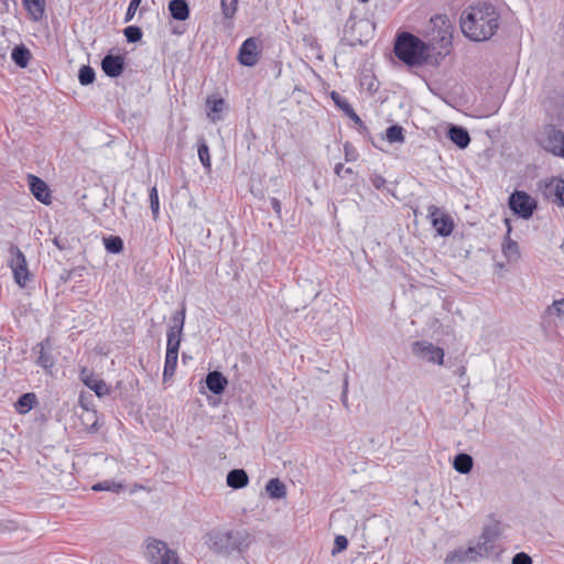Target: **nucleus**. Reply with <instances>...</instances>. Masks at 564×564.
<instances>
[{
    "label": "nucleus",
    "mask_w": 564,
    "mask_h": 564,
    "mask_svg": "<svg viewBox=\"0 0 564 564\" xmlns=\"http://www.w3.org/2000/svg\"><path fill=\"white\" fill-rule=\"evenodd\" d=\"M173 33L174 34H182L183 32L182 31H177V30H173Z\"/></svg>",
    "instance_id": "nucleus-62"
},
{
    "label": "nucleus",
    "mask_w": 564,
    "mask_h": 564,
    "mask_svg": "<svg viewBox=\"0 0 564 564\" xmlns=\"http://www.w3.org/2000/svg\"><path fill=\"white\" fill-rule=\"evenodd\" d=\"M468 549H473L476 554L475 555V562H477L481 557H487L488 553L486 552V547H482L481 542L478 541L476 545L468 546Z\"/></svg>",
    "instance_id": "nucleus-49"
},
{
    "label": "nucleus",
    "mask_w": 564,
    "mask_h": 564,
    "mask_svg": "<svg viewBox=\"0 0 564 564\" xmlns=\"http://www.w3.org/2000/svg\"><path fill=\"white\" fill-rule=\"evenodd\" d=\"M348 546V539L345 535H336L334 541V547L332 550V554L336 555L345 551Z\"/></svg>",
    "instance_id": "nucleus-43"
},
{
    "label": "nucleus",
    "mask_w": 564,
    "mask_h": 564,
    "mask_svg": "<svg viewBox=\"0 0 564 564\" xmlns=\"http://www.w3.org/2000/svg\"><path fill=\"white\" fill-rule=\"evenodd\" d=\"M250 535L245 531L212 530L206 534L205 543L217 554L228 555L235 551L241 553L250 545Z\"/></svg>",
    "instance_id": "nucleus-3"
},
{
    "label": "nucleus",
    "mask_w": 564,
    "mask_h": 564,
    "mask_svg": "<svg viewBox=\"0 0 564 564\" xmlns=\"http://www.w3.org/2000/svg\"><path fill=\"white\" fill-rule=\"evenodd\" d=\"M427 217L438 236L448 237L452 235L454 230V220L448 214L442 212L435 205H430L427 207Z\"/></svg>",
    "instance_id": "nucleus-10"
},
{
    "label": "nucleus",
    "mask_w": 564,
    "mask_h": 564,
    "mask_svg": "<svg viewBox=\"0 0 564 564\" xmlns=\"http://www.w3.org/2000/svg\"><path fill=\"white\" fill-rule=\"evenodd\" d=\"M564 194V180L553 178L545 184L543 195L546 199L557 203L561 196Z\"/></svg>",
    "instance_id": "nucleus-18"
},
{
    "label": "nucleus",
    "mask_w": 564,
    "mask_h": 564,
    "mask_svg": "<svg viewBox=\"0 0 564 564\" xmlns=\"http://www.w3.org/2000/svg\"><path fill=\"white\" fill-rule=\"evenodd\" d=\"M141 1L142 0H130V3L124 15V23H128L133 19L138 8L141 4Z\"/></svg>",
    "instance_id": "nucleus-45"
},
{
    "label": "nucleus",
    "mask_w": 564,
    "mask_h": 564,
    "mask_svg": "<svg viewBox=\"0 0 564 564\" xmlns=\"http://www.w3.org/2000/svg\"><path fill=\"white\" fill-rule=\"evenodd\" d=\"M102 242L108 253L119 254L124 249L123 240L120 236L110 235L104 237Z\"/></svg>",
    "instance_id": "nucleus-29"
},
{
    "label": "nucleus",
    "mask_w": 564,
    "mask_h": 564,
    "mask_svg": "<svg viewBox=\"0 0 564 564\" xmlns=\"http://www.w3.org/2000/svg\"><path fill=\"white\" fill-rule=\"evenodd\" d=\"M10 260L8 265L11 268L15 283L20 288H25L31 280L32 275L28 268V262L24 253L17 245L9 247Z\"/></svg>",
    "instance_id": "nucleus-6"
},
{
    "label": "nucleus",
    "mask_w": 564,
    "mask_h": 564,
    "mask_svg": "<svg viewBox=\"0 0 564 564\" xmlns=\"http://www.w3.org/2000/svg\"><path fill=\"white\" fill-rule=\"evenodd\" d=\"M352 21H354V18H352V17L348 18L346 25L348 26V25H349V23H350V22H352Z\"/></svg>",
    "instance_id": "nucleus-61"
},
{
    "label": "nucleus",
    "mask_w": 564,
    "mask_h": 564,
    "mask_svg": "<svg viewBox=\"0 0 564 564\" xmlns=\"http://www.w3.org/2000/svg\"><path fill=\"white\" fill-rule=\"evenodd\" d=\"M556 204L561 207H564V194H563V196H561V198L558 199V202Z\"/></svg>",
    "instance_id": "nucleus-59"
},
{
    "label": "nucleus",
    "mask_w": 564,
    "mask_h": 564,
    "mask_svg": "<svg viewBox=\"0 0 564 564\" xmlns=\"http://www.w3.org/2000/svg\"><path fill=\"white\" fill-rule=\"evenodd\" d=\"M149 198H150V208L152 212V216L154 219H156L159 217V213H160V200H159L158 189L155 186H153L150 189Z\"/></svg>",
    "instance_id": "nucleus-40"
},
{
    "label": "nucleus",
    "mask_w": 564,
    "mask_h": 564,
    "mask_svg": "<svg viewBox=\"0 0 564 564\" xmlns=\"http://www.w3.org/2000/svg\"><path fill=\"white\" fill-rule=\"evenodd\" d=\"M28 181L32 195L42 204L50 205L52 203V195L48 185L33 174L28 175Z\"/></svg>",
    "instance_id": "nucleus-14"
},
{
    "label": "nucleus",
    "mask_w": 564,
    "mask_h": 564,
    "mask_svg": "<svg viewBox=\"0 0 564 564\" xmlns=\"http://www.w3.org/2000/svg\"><path fill=\"white\" fill-rule=\"evenodd\" d=\"M84 405H87L89 408V405H88V403H87L85 398H84Z\"/></svg>",
    "instance_id": "nucleus-64"
},
{
    "label": "nucleus",
    "mask_w": 564,
    "mask_h": 564,
    "mask_svg": "<svg viewBox=\"0 0 564 564\" xmlns=\"http://www.w3.org/2000/svg\"><path fill=\"white\" fill-rule=\"evenodd\" d=\"M249 484V477L245 469H232L227 474V486L232 489L245 488Z\"/></svg>",
    "instance_id": "nucleus-22"
},
{
    "label": "nucleus",
    "mask_w": 564,
    "mask_h": 564,
    "mask_svg": "<svg viewBox=\"0 0 564 564\" xmlns=\"http://www.w3.org/2000/svg\"><path fill=\"white\" fill-rule=\"evenodd\" d=\"M123 34L128 43H137L141 41L143 32L138 25H129L123 30Z\"/></svg>",
    "instance_id": "nucleus-38"
},
{
    "label": "nucleus",
    "mask_w": 564,
    "mask_h": 564,
    "mask_svg": "<svg viewBox=\"0 0 564 564\" xmlns=\"http://www.w3.org/2000/svg\"><path fill=\"white\" fill-rule=\"evenodd\" d=\"M105 192V197H104V203H102V206L104 207H110L112 205H115V196L113 195H110L108 193V188L107 187H104L102 189Z\"/></svg>",
    "instance_id": "nucleus-54"
},
{
    "label": "nucleus",
    "mask_w": 564,
    "mask_h": 564,
    "mask_svg": "<svg viewBox=\"0 0 564 564\" xmlns=\"http://www.w3.org/2000/svg\"><path fill=\"white\" fill-rule=\"evenodd\" d=\"M386 139L390 143H402L404 142V129L400 124H392L386 130Z\"/></svg>",
    "instance_id": "nucleus-33"
},
{
    "label": "nucleus",
    "mask_w": 564,
    "mask_h": 564,
    "mask_svg": "<svg viewBox=\"0 0 564 564\" xmlns=\"http://www.w3.org/2000/svg\"><path fill=\"white\" fill-rule=\"evenodd\" d=\"M85 271L86 268L84 265H78L69 270H64L59 275V281L63 283H67L73 278L82 279L84 276Z\"/></svg>",
    "instance_id": "nucleus-37"
},
{
    "label": "nucleus",
    "mask_w": 564,
    "mask_h": 564,
    "mask_svg": "<svg viewBox=\"0 0 564 564\" xmlns=\"http://www.w3.org/2000/svg\"><path fill=\"white\" fill-rule=\"evenodd\" d=\"M45 344H50V339L46 338L44 341L42 343H39L34 348L33 350L35 352H39V356H37V359H36V364L44 368V369H50L54 366V357L52 356L51 352L48 351H45L44 349V345Z\"/></svg>",
    "instance_id": "nucleus-24"
},
{
    "label": "nucleus",
    "mask_w": 564,
    "mask_h": 564,
    "mask_svg": "<svg viewBox=\"0 0 564 564\" xmlns=\"http://www.w3.org/2000/svg\"><path fill=\"white\" fill-rule=\"evenodd\" d=\"M262 53V41L259 37L250 36L246 39L237 55V61L246 67H253L258 64Z\"/></svg>",
    "instance_id": "nucleus-8"
},
{
    "label": "nucleus",
    "mask_w": 564,
    "mask_h": 564,
    "mask_svg": "<svg viewBox=\"0 0 564 564\" xmlns=\"http://www.w3.org/2000/svg\"><path fill=\"white\" fill-rule=\"evenodd\" d=\"M453 467L457 473L467 475L473 470L474 459L467 453H459L454 457Z\"/></svg>",
    "instance_id": "nucleus-25"
},
{
    "label": "nucleus",
    "mask_w": 564,
    "mask_h": 564,
    "mask_svg": "<svg viewBox=\"0 0 564 564\" xmlns=\"http://www.w3.org/2000/svg\"><path fill=\"white\" fill-rule=\"evenodd\" d=\"M265 490L271 499H283L286 496V487L279 478H271Z\"/></svg>",
    "instance_id": "nucleus-26"
},
{
    "label": "nucleus",
    "mask_w": 564,
    "mask_h": 564,
    "mask_svg": "<svg viewBox=\"0 0 564 564\" xmlns=\"http://www.w3.org/2000/svg\"><path fill=\"white\" fill-rule=\"evenodd\" d=\"M351 121L357 126L358 132L367 140H371V133L365 122L359 116H356Z\"/></svg>",
    "instance_id": "nucleus-44"
},
{
    "label": "nucleus",
    "mask_w": 564,
    "mask_h": 564,
    "mask_svg": "<svg viewBox=\"0 0 564 564\" xmlns=\"http://www.w3.org/2000/svg\"><path fill=\"white\" fill-rule=\"evenodd\" d=\"M101 69L106 76L118 78L126 69V57L121 54H112L110 51L101 59Z\"/></svg>",
    "instance_id": "nucleus-12"
},
{
    "label": "nucleus",
    "mask_w": 564,
    "mask_h": 564,
    "mask_svg": "<svg viewBox=\"0 0 564 564\" xmlns=\"http://www.w3.org/2000/svg\"><path fill=\"white\" fill-rule=\"evenodd\" d=\"M177 354H171L165 352V361H164V369H163V381L166 382L169 379H171L176 370L177 366Z\"/></svg>",
    "instance_id": "nucleus-30"
},
{
    "label": "nucleus",
    "mask_w": 564,
    "mask_h": 564,
    "mask_svg": "<svg viewBox=\"0 0 564 564\" xmlns=\"http://www.w3.org/2000/svg\"><path fill=\"white\" fill-rule=\"evenodd\" d=\"M334 172L338 177L344 178L345 175L352 174V169L345 167L343 163H337L334 167Z\"/></svg>",
    "instance_id": "nucleus-51"
},
{
    "label": "nucleus",
    "mask_w": 564,
    "mask_h": 564,
    "mask_svg": "<svg viewBox=\"0 0 564 564\" xmlns=\"http://www.w3.org/2000/svg\"><path fill=\"white\" fill-rule=\"evenodd\" d=\"M96 73L89 65H83L78 70V80L80 85L87 86L95 82Z\"/></svg>",
    "instance_id": "nucleus-34"
},
{
    "label": "nucleus",
    "mask_w": 564,
    "mask_h": 564,
    "mask_svg": "<svg viewBox=\"0 0 564 564\" xmlns=\"http://www.w3.org/2000/svg\"><path fill=\"white\" fill-rule=\"evenodd\" d=\"M545 314H554L564 318V299L554 300L553 303L546 307Z\"/></svg>",
    "instance_id": "nucleus-41"
},
{
    "label": "nucleus",
    "mask_w": 564,
    "mask_h": 564,
    "mask_svg": "<svg viewBox=\"0 0 564 564\" xmlns=\"http://www.w3.org/2000/svg\"><path fill=\"white\" fill-rule=\"evenodd\" d=\"M207 389L216 394H223L228 386V379L218 370L209 371L205 377Z\"/></svg>",
    "instance_id": "nucleus-16"
},
{
    "label": "nucleus",
    "mask_w": 564,
    "mask_h": 564,
    "mask_svg": "<svg viewBox=\"0 0 564 564\" xmlns=\"http://www.w3.org/2000/svg\"><path fill=\"white\" fill-rule=\"evenodd\" d=\"M79 377L84 384L93 390L98 398L110 394L111 389L106 381L94 376V373L89 372L87 368H83L80 370Z\"/></svg>",
    "instance_id": "nucleus-13"
},
{
    "label": "nucleus",
    "mask_w": 564,
    "mask_h": 564,
    "mask_svg": "<svg viewBox=\"0 0 564 564\" xmlns=\"http://www.w3.org/2000/svg\"><path fill=\"white\" fill-rule=\"evenodd\" d=\"M505 224H506V227H507L506 236L511 237L510 236L511 231H512L511 220L509 218H505Z\"/></svg>",
    "instance_id": "nucleus-57"
},
{
    "label": "nucleus",
    "mask_w": 564,
    "mask_h": 564,
    "mask_svg": "<svg viewBox=\"0 0 564 564\" xmlns=\"http://www.w3.org/2000/svg\"><path fill=\"white\" fill-rule=\"evenodd\" d=\"M343 112L350 119L352 120L357 115V112L354 110L352 106L351 105H348V108H345L343 110Z\"/></svg>",
    "instance_id": "nucleus-56"
},
{
    "label": "nucleus",
    "mask_w": 564,
    "mask_h": 564,
    "mask_svg": "<svg viewBox=\"0 0 564 564\" xmlns=\"http://www.w3.org/2000/svg\"><path fill=\"white\" fill-rule=\"evenodd\" d=\"M501 535L500 524L499 522H495L491 524H486L482 528V532L480 534V540H486L488 542L497 543Z\"/></svg>",
    "instance_id": "nucleus-31"
},
{
    "label": "nucleus",
    "mask_w": 564,
    "mask_h": 564,
    "mask_svg": "<svg viewBox=\"0 0 564 564\" xmlns=\"http://www.w3.org/2000/svg\"><path fill=\"white\" fill-rule=\"evenodd\" d=\"M270 203H271V206L274 210V213L276 214L278 218H281V214H282V205H281V202L275 198V197H272L270 199Z\"/></svg>",
    "instance_id": "nucleus-53"
},
{
    "label": "nucleus",
    "mask_w": 564,
    "mask_h": 564,
    "mask_svg": "<svg viewBox=\"0 0 564 564\" xmlns=\"http://www.w3.org/2000/svg\"><path fill=\"white\" fill-rule=\"evenodd\" d=\"M511 564H532V558L524 552H519L512 557Z\"/></svg>",
    "instance_id": "nucleus-47"
},
{
    "label": "nucleus",
    "mask_w": 564,
    "mask_h": 564,
    "mask_svg": "<svg viewBox=\"0 0 564 564\" xmlns=\"http://www.w3.org/2000/svg\"><path fill=\"white\" fill-rule=\"evenodd\" d=\"M221 13L226 20H232L238 10V0H220Z\"/></svg>",
    "instance_id": "nucleus-35"
},
{
    "label": "nucleus",
    "mask_w": 564,
    "mask_h": 564,
    "mask_svg": "<svg viewBox=\"0 0 564 564\" xmlns=\"http://www.w3.org/2000/svg\"><path fill=\"white\" fill-rule=\"evenodd\" d=\"M91 489L94 491H112L119 492L123 489V486L120 482H116L115 480H104L95 484Z\"/></svg>",
    "instance_id": "nucleus-36"
},
{
    "label": "nucleus",
    "mask_w": 564,
    "mask_h": 564,
    "mask_svg": "<svg viewBox=\"0 0 564 564\" xmlns=\"http://www.w3.org/2000/svg\"><path fill=\"white\" fill-rule=\"evenodd\" d=\"M79 404L83 409V412L79 414V420L84 425L85 431L89 434L98 432L100 425L97 411L94 409H89L87 405H84L83 394H80L79 397Z\"/></svg>",
    "instance_id": "nucleus-15"
},
{
    "label": "nucleus",
    "mask_w": 564,
    "mask_h": 564,
    "mask_svg": "<svg viewBox=\"0 0 564 564\" xmlns=\"http://www.w3.org/2000/svg\"><path fill=\"white\" fill-rule=\"evenodd\" d=\"M197 152L202 165L209 170L212 166L209 147L203 137L198 139Z\"/></svg>",
    "instance_id": "nucleus-32"
},
{
    "label": "nucleus",
    "mask_w": 564,
    "mask_h": 564,
    "mask_svg": "<svg viewBox=\"0 0 564 564\" xmlns=\"http://www.w3.org/2000/svg\"><path fill=\"white\" fill-rule=\"evenodd\" d=\"M473 554H476V552L473 549H458L455 550L454 552L448 553L445 561L447 563H452L454 561H457L459 563L475 562V555Z\"/></svg>",
    "instance_id": "nucleus-27"
},
{
    "label": "nucleus",
    "mask_w": 564,
    "mask_h": 564,
    "mask_svg": "<svg viewBox=\"0 0 564 564\" xmlns=\"http://www.w3.org/2000/svg\"><path fill=\"white\" fill-rule=\"evenodd\" d=\"M18 529L14 520H0V532H11Z\"/></svg>",
    "instance_id": "nucleus-48"
},
{
    "label": "nucleus",
    "mask_w": 564,
    "mask_h": 564,
    "mask_svg": "<svg viewBox=\"0 0 564 564\" xmlns=\"http://www.w3.org/2000/svg\"><path fill=\"white\" fill-rule=\"evenodd\" d=\"M206 105L207 107L209 108V110L214 113H219L221 112L224 109H225V106H226V101L224 98L219 97V98H210L208 97L207 100H206Z\"/></svg>",
    "instance_id": "nucleus-42"
},
{
    "label": "nucleus",
    "mask_w": 564,
    "mask_h": 564,
    "mask_svg": "<svg viewBox=\"0 0 564 564\" xmlns=\"http://www.w3.org/2000/svg\"><path fill=\"white\" fill-rule=\"evenodd\" d=\"M479 541L481 542L482 547H486V552L488 553V556L491 555L492 553H495L496 543L488 542L486 540H480V539H479Z\"/></svg>",
    "instance_id": "nucleus-55"
},
{
    "label": "nucleus",
    "mask_w": 564,
    "mask_h": 564,
    "mask_svg": "<svg viewBox=\"0 0 564 564\" xmlns=\"http://www.w3.org/2000/svg\"><path fill=\"white\" fill-rule=\"evenodd\" d=\"M344 150H345V159H346V161H354V160H356V158H357L356 150L354 149V147L349 142H346L344 144Z\"/></svg>",
    "instance_id": "nucleus-52"
},
{
    "label": "nucleus",
    "mask_w": 564,
    "mask_h": 564,
    "mask_svg": "<svg viewBox=\"0 0 564 564\" xmlns=\"http://www.w3.org/2000/svg\"><path fill=\"white\" fill-rule=\"evenodd\" d=\"M145 557L151 564H178L177 553L155 538L145 540Z\"/></svg>",
    "instance_id": "nucleus-4"
},
{
    "label": "nucleus",
    "mask_w": 564,
    "mask_h": 564,
    "mask_svg": "<svg viewBox=\"0 0 564 564\" xmlns=\"http://www.w3.org/2000/svg\"><path fill=\"white\" fill-rule=\"evenodd\" d=\"M358 1H359V2H361V3H366V2H368L369 0H358Z\"/></svg>",
    "instance_id": "nucleus-63"
},
{
    "label": "nucleus",
    "mask_w": 564,
    "mask_h": 564,
    "mask_svg": "<svg viewBox=\"0 0 564 564\" xmlns=\"http://www.w3.org/2000/svg\"><path fill=\"white\" fill-rule=\"evenodd\" d=\"M370 182H371L372 186L377 189L383 188L387 183L386 178L380 174L371 175Z\"/></svg>",
    "instance_id": "nucleus-50"
},
{
    "label": "nucleus",
    "mask_w": 564,
    "mask_h": 564,
    "mask_svg": "<svg viewBox=\"0 0 564 564\" xmlns=\"http://www.w3.org/2000/svg\"><path fill=\"white\" fill-rule=\"evenodd\" d=\"M186 317V304L183 302L180 308L171 316V324L166 332V352L177 354L180 350Z\"/></svg>",
    "instance_id": "nucleus-5"
},
{
    "label": "nucleus",
    "mask_w": 564,
    "mask_h": 564,
    "mask_svg": "<svg viewBox=\"0 0 564 564\" xmlns=\"http://www.w3.org/2000/svg\"><path fill=\"white\" fill-rule=\"evenodd\" d=\"M24 9L34 22L41 21L45 15V0H22Z\"/></svg>",
    "instance_id": "nucleus-20"
},
{
    "label": "nucleus",
    "mask_w": 564,
    "mask_h": 564,
    "mask_svg": "<svg viewBox=\"0 0 564 564\" xmlns=\"http://www.w3.org/2000/svg\"><path fill=\"white\" fill-rule=\"evenodd\" d=\"M501 249H502L503 256L509 261L518 260L520 258L519 245L516 240L511 239V237H509V236H505Z\"/></svg>",
    "instance_id": "nucleus-28"
},
{
    "label": "nucleus",
    "mask_w": 564,
    "mask_h": 564,
    "mask_svg": "<svg viewBox=\"0 0 564 564\" xmlns=\"http://www.w3.org/2000/svg\"><path fill=\"white\" fill-rule=\"evenodd\" d=\"M330 98L336 105V107H338L341 111L345 108H348V105H350L349 101L337 91H332Z\"/></svg>",
    "instance_id": "nucleus-46"
},
{
    "label": "nucleus",
    "mask_w": 564,
    "mask_h": 564,
    "mask_svg": "<svg viewBox=\"0 0 564 564\" xmlns=\"http://www.w3.org/2000/svg\"><path fill=\"white\" fill-rule=\"evenodd\" d=\"M435 25L441 22L445 29L438 32L441 51H436L434 43H426L416 35L403 31L395 35L393 53L395 57L409 67H420L425 64L438 66L449 53L452 46L451 25L445 15H435L431 19Z\"/></svg>",
    "instance_id": "nucleus-1"
},
{
    "label": "nucleus",
    "mask_w": 564,
    "mask_h": 564,
    "mask_svg": "<svg viewBox=\"0 0 564 564\" xmlns=\"http://www.w3.org/2000/svg\"><path fill=\"white\" fill-rule=\"evenodd\" d=\"M500 25V13L488 1L469 6L460 18V29L466 37L475 42L491 39Z\"/></svg>",
    "instance_id": "nucleus-2"
},
{
    "label": "nucleus",
    "mask_w": 564,
    "mask_h": 564,
    "mask_svg": "<svg viewBox=\"0 0 564 564\" xmlns=\"http://www.w3.org/2000/svg\"><path fill=\"white\" fill-rule=\"evenodd\" d=\"M167 9L174 20L185 21L189 18L191 10L186 0H171Z\"/></svg>",
    "instance_id": "nucleus-19"
},
{
    "label": "nucleus",
    "mask_w": 564,
    "mask_h": 564,
    "mask_svg": "<svg viewBox=\"0 0 564 564\" xmlns=\"http://www.w3.org/2000/svg\"><path fill=\"white\" fill-rule=\"evenodd\" d=\"M511 212L523 219H530L538 209V202L527 192L516 189L508 198Z\"/></svg>",
    "instance_id": "nucleus-7"
},
{
    "label": "nucleus",
    "mask_w": 564,
    "mask_h": 564,
    "mask_svg": "<svg viewBox=\"0 0 564 564\" xmlns=\"http://www.w3.org/2000/svg\"><path fill=\"white\" fill-rule=\"evenodd\" d=\"M412 351L420 358L443 365L444 362V350L441 347L434 346L432 343L426 340H416L412 344Z\"/></svg>",
    "instance_id": "nucleus-11"
},
{
    "label": "nucleus",
    "mask_w": 564,
    "mask_h": 564,
    "mask_svg": "<svg viewBox=\"0 0 564 564\" xmlns=\"http://www.w3.org/2000/svg\"><path fill=\"white\" fill-rule=\"evenodd\" d=\"M542 147L554 155L564 158V130L556 129L555 126H546L542 138Z\"/></svg>",
    "instance_id": "nucleus-9"
},
{
    "label": "nucleus",
    "mask_w": 564,
    "mask_h": 564,
    "mask_svg": "<svg viewBox=\"0 0 564 564\" xmlns=\"http://www.w3.org/2000/svg\"><path fill=\"white\" fill-rule=\"evenodd\" d=\"M52 242L56 246V248L61 251L73 250V240H70L67 236L57 235L54 236Z\"/></svg>",
    "instance_id": "nucleus-39"
},
{
    "label": "nucleus",
    "mask_w": 564,
    "mask_h": 564,
    "mask_svg": "<svg viewBox=\"0 0 564 564\" xmlns=\"http://www.w3.org/2000/svg\"><path fill=\"white\" fill-rule=\"evenodd\" d=\"M37 397L33 392H26L21 394L14 403V409L19 414H26L35 405H37Z\"/></svg>",
    "instance_id": "nucleus-21"
},
{
    "label": "nucleus",
    "mask_w": 564,
    "mask_h": 564,
    "mask_svg": "<svg viewBox=\"0 0 564 564\" xmlns=\"http://www.w3.org/2000/svg\"><path fill=\"white\" fill-rule=\"evenodd\" d=\"M447 138L459 149H466L470 143V135L466 128L451 124L447 130Z\"/></svg>",
    "instance_id": "nucleus-17"
},
{
    "label": "nucleus",
    "mask_w": 564,
    "mask_h": 564,
    "mask_svg": "<svg viewBox=\"0 0 564 564\" xmlns=\"http://www.w3.org/2000/svg\"><path fill=\"white\" fill-rule=\"evenodd\" d=\"M373 86H375V85H373V83H372V82H370V83L368 84V90H369V91H372V93L377 91L378 87H377V86H376V87H373Z\"/></svg>",
    "instance_id": "nucleus-58"
},
{
    "label": "nucleus",
    "mask_w": 564,
    "mask_h": 564,
    "mask_svg": "<svg viewBox=\"0 0 564 564\" xmlns=\"http://www.w3.org/2000/svg\"><path fill=\"white\" fill-rule=\"evenodd\" d=\"M31 57L30 50L23 44L15 45L11 52L12 61L21 68H25L29 65Z\"/></svg>",
    "instance_id": "nucleus-23"
},
{
    "label": "nucleus",
    "mask_w": 564,
    "mask_h": 564,
    "mask_svg": "<svg viewBox=\"0 0 564 564\" xmlns=\"http://www.w3.org/2000/svg\"><path fill=\"white\" fill-rule=\"evenodd\" d=\"M347 387V382H345V388ZM343 402L344 404L346 403V399H347V395H346V389L344 390V393H343Z\"/></svg>",
    "instance_id": "nucleus-60"
}]
</instances>
